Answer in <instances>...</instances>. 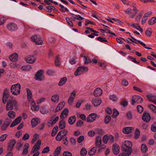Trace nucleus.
<instances>
[{"label":"nucleus","mask_w":156,"mask_h":156,"mask_svg":"<svg viewBox=\"0 0 156 156\" xmlns=\"http://www.w3.org/2000/svg\"><path fill=\"white\" fill-rule=\"evenodd\" d=\"M133 131V128L132 127H127L124 128L122 130L123 133L125 134H129Z\"/></svg>","instance_id":"nucleus-21"},{"label":"nucleus","mask_w":156,"mask_h":156,"mask_svg":"<svg viewBox=\"0 0 156 156\" xmlns=\"http://www.w3.org/2000/svg\"><path fill=\"white\" fill-rule=\"evenodd\" d=\"M59 5L61 8V9H60V10L61 11L64 12H65L66 11L68 12H69V10L66 8H65L63 5H62L61 4H59Z\"/></svg>","instance_id":"nucleus-52"},{"label":"nucleus","mask_w":156,"mask_h":156,"mask_svg":"<svg viewBox=\"0 0 156 156\" xmlns=\"http://www.w3.org/2000/svg\"><path fill=\"white\" fill-rule=\"evenodd\" d=\"M67 80V78L66 77H64L62 78L58 84L59 86H62L65 84Z\"/></svg>","instance_id":"nucleus-31"},{"label":"nucleus","mask_w":156,"mask_h":156,"mask_svg":"<svg viewBox=\"0 0 156 156\" xmlns=\"http://www.w3.org/2000/svg\"><path fill=\"white\" fill-rule=\"evenodd\" d=\"M55 73V71L52 70H48L46 73V74L48 76H51Z\"/></svg>","instance_id":"nucleus-59"},{"label":"nucleus","mask_w":156,"mask_h":156,"mask_svg":"<svg viewBox=\"0 0 156 156\" xmlns=\"http://www.w3.org/2000/svg\"><path fill=\"white\" fill-rule=\"evenodd\" d=\"M17 102L16 100L13 98H12L11 100H9L8 101L6 106V109L7 111L12 110L14 107H16Z\"/></svg>","instance_id":"nucleus-4"},{"label":"nucleus","mask_w":156,"mask_h":156,"mask_svg":"<svg viewBox=\"0 0 156 156\" xmlns=\"http://www.w3.org/2000/svg\"><path fill=\"white\" fill-rule=\"evenodd\" d=\"M21 85L18 83L12 86L11 87V92L14 95H17L20 93Z\"/></svg>","instance_id":"nucleus-3"},{"label":"nucleus","mask_w":156,"mask_h":156,"mask_svg":"<svg viewBox=\"0 0 156 156\" xmlns=\"http://www.w3.org/2000/svg\"><path fill=\"white\" fill-rule=\"evenodd\" d=\"M40 112L43 115L47 114L48 113V111L45 108H41L40 110Z\"/></svg>","instance_id":"nucleus-48"},{"label":"nucleus","mask_w":156,"mask_h":156,"mask_svg":"<svg viewBox=\"0 0 156 156\" xmlns=\"http://www.w3.org/2000/svg\"><path fill=\"white\" fill-rule=\"evenodd\" d=\"M76 93L75 91H73L71 94L68 100V103L69 105H71L74 101V98L75 97Z\"/></svg>","instance_id":"nucleus-12"},{"label":"nucleus","mask_w":156,"mask_h":156,"mask_svg":"<svg viewBox=\"0 0 156 156\" xmlns=\"http://www.w3.org/2000/svg\"><path fill=\"white\" fill-rule=\"evenodd\" d=\"M26 90L28 101H30L32 100V92L30 89L27 88Z\"/></svg>","instance_id":"nucleus-28"},{"label":"nucleus","mask_w":156,"mask_h":156,"mask_svg":"<svg viewBox=\"0 0 156 156\" xmlns=\"http://www.w3.org/2000/svg\"><path fill=\"white\" fill-rule=\"evenodd\" d=\"M127 33H129V34H130V36L131 37V38L132 39H131V38H128L127 39V40L128 41V40L129 39V40H130V41H132L133 42V43H136V44H137L138 43V41H139L137 40L136 39H135L134 37H132V36H131L130 35V34L129 32Z\"/></svg>","instance_id":"nucleus-46"},{"label":"nucleus","mask_w":156,"mask_h":156,"mask_svg":"<svg viewBox=\"0 0 156 156\" xmlns=\"http://www.w3.org/2000/svg\"><path fill=\"white\" fill-rule=\"evenodd\" d=\"M36 58L33 56L29 55L27 57L25 58L26 62L30 64H33L36 61Z\"/></svg>","instance_id":"nucleus-11"},{"label":"nucleus","mask_w":156,"mask_h":156,"mask_svg":"<svg viewBox=\"0 0 156 156\" xmlns=\"http://www.w3.org/2000/svg\"><path fill=\"white\" fill-rule=\"evenodd\" d=\"M142 14H143V12H140L139 13L137 14V16L136 17L135 19L136 20V21H137L138 22H140V20L142 17Z\"/></svg>","instance_id":"nucleus-51"},{"label":"nucleus","mask_w":156,"mask_h":156,"mask_svg":"<svg viewBox=\"0 0 156 156\" xmlns=\"http://www.w3.org/2000/svg\"><path fill=\"white\" fill-rule=\"evenodd\" d=\"M10 67L11 68L14 69L16 68L20 69L21 67V65L16 63H12L10 65Z\"/></svg>","instance_id":"nucleus-37"},{"label":"nucleus","mask_w":156,"mask_h":156,"mask_svg":"<svg viewBox=\"0 0 156 156\" xmlns=\"http://www.w3.org/2000/svg\"><path fill=\"white\" fill-rule=\"evenodd\" d=\"M65 104V102H62L61 103H59L58 105L55 112H57L60 110L63 107L64 105Z\"/></svg>","instance_id":"nucleus-35"},{"label":"nucleus","mask_w":156,"mask_h":156,"mask_svg":"<svg viewBox=\"0 0 156 156\" xmlns=\"http://www.w3.org/2000/svg\"><path fill=\"white\" fill-rule=\"evenodd\" d=\"M109 140V137L107 135L105 136L103 139V141L105 144H106Z\"/></svg>","instance_id":"nucleus-61"},{"label":"nucleus","mask_w":156,"mask_h":156,"mask_svg":"<svg viewBox=\"0 0 156 156\" xmlns=\"http://www.w3.org/2000/svg\"><path fill=\"white\" fill-rule=\"evenodd\" d=\"M61 148V147H58L55 150L54 153V156H58L60 153Z\"/></svg>","instance_id":"nucleus-34"},{"label":"nucleus","mask_w":156,"mask_h":156,"mask_svg":"<svg viewBox=\"0 0 156 156\" xmlns=\"http://www.w3.org/2000/svg\"><path fill=\"white\" fill-rule=\"evenodd\" d=\"M61 134H62V132H59L57 135L56 137V139L57 141H60L62 140Z\"/></svg>","instance_id":"nucleus-54"},{"label":"nucleus","mask_w":156,"mask_h":156,"mask_svg":"<svg viewBox=\"0 0 156 156\" xmlns=\"http://www.w3.org/2000/svg\"><path fill=\"white\" fill-rule=\"evenodd\" d=\"M152 32V29L151 28H149L146 30L145 33L147 36L150 37L151 35Z\"/></svg>","instance_id":"nucleus-45"},{"label":"nucleus","mask_w":156,"mask_h":156,"mask_svg":"<svg viewBox=\"0 0 156 156\" xmlns=\"http://www.w3.org/2000/svg\"><path fill=\"white\" fill-rule=\"evenodd\" d=\"M76 117L75 116L70 117L68 120V122L70 125L73 124L76 121Z\"/></svg>","instance_id":"nucleus-36"},{"label":"nucleus","mask_w":156,"mask_h":156,"mask_svg":"<svg viewBox=\"0 0 156 156\" xmlns=\"http://www.w3.org/2000/svg\"><path fill=\"white\" fill-rule=\"evenodd\" d=\"M148 23L149 25H152L156 23V17H153L148 21Z\"/></svg>","instance_id":"nucleus-40"},{"label":"nucleus","mask_w":156,"mask_h":156,"mask_svg":"<svg viewBox=\"0 0 156 156\" xmlns=\"http://www.w3.org/2000/svg\"><path fill=\"white\" fill-rule=\"evenodd\" d=\"M16 142V140H12L10 141L9 146L8 147V151H11L12 150Z\"/></svg>","instance_id":"nucleus-20"},{"label":"nucleus","mask_w":156,"mask_h":156,"mask_svg":"<svg viewBox=\"0 0 156 156\" xmlns=\"http://www.w3.org/2000/svg\"><path fill=\"white\" fill-rule=\"evenodd\" d=\"M148 150V148L146 145L145 144H142L141 147V150L142 152L146 153Z\"/></svg>","instance_id":"nucleus-38"},{"label":"nucleus","mask_w":156,"mask_h":156,"mask_svg":"<svg viewBox=\"0 0 156 156\" xmlns=\"http://www.w3.org/2000/svg\"><path fill=\"white\" fill-rule=\"evenodd\" d=\"M59 99V96L57 94H54L51 97V100L53 102H57Z\"/></svg>","instance_id":"nucleus-33"},{"label":"nucleus","mask_w":156,"mask_h":156,"mask_svg":"<svg viewBox=\"0 0 156 156\" xmlns=\"http://www.w3.org/2000/svg\"><path fill=\"white\" fill-rule=\"evenodd\" d=\"M11 122L10 120L5 121L1 126V129L3 131L5 130Z\"/></svg>","instance_id":"nucleus-14"},{"label":"nucleus","mask_w":156,"mask_h":156,"mask_svg":"<svg viewBox=\"0 0 156 156\" xmlns=\"http://www.w3.org/2000/svg\"><path fill=\"white\" fill-rule=\"evenodd\" d=\"M102 90L99 88H97L94 90V95L95 97H99L101 96L102 94Z\"/></svg>","instance_id":"nucleus-19"},{"label":"nucleus","mask_w":156,"mask_h":156,"mask_svg":"<svg viewBox=\"0 0 156 156\" xmlns=\"http://www.w3.org/2000/svg\"><path fill=\"white\" fill-rule=\"evenodd\" d=\"M119 147L116 144H114L112 146V151L113 153L117 155L119 152Z\"/></svg>","instance_id":"nucleus-16"},{"label":"nucleus","mask_w":156,"mask_h":156,"mask_svg":"<svg viewBox=\"0 0 156 156\" xmlns=\"http://www.w3.org/2000/svg\"><path fill=\"white\" fill-rule=\"evenodd\" d=\"M22 117L21 116L17 118L12 123L10 126V127H12L18 124L21 121Z\"/></svg>","instance_id":"nucleus-18"},{"label":"nucleus","mask_w":156,"mask_h":156,"mask_svg":"<svg viewBox=\"0 0 156 156\" xmlns=\"http://www.w3.org/2000/svg\"><path fill=\"white\" fill-rule=\"evenodd\" d=\"M132 144L131 142L128 140H126L122 146V149L123 152H125L128 155H130L132 152Z\"/></svg>","instance_id":"nucleus-1"},{"label":"nucleus","mask_w":156,"mask_h":156,"mask_svg":"<svg viewBox=\"0 0 156 156\" xmlns=\"http://www.w3.org/2000/svg\"><path fill=\"white\" fill-rule=\"evenodd\" d=\"M9 58L11 61L15 62L18 60V55L17 54L14 53L11 55Z\"/></svg>","instance_id":"nucleus-23"},{"label":"nucleus","mask_w":156,"mask_h":156,"mask_svg":"<svg viewBox=\"0 0 156 156\" xmlns=\"http://www.w3.org/2000/svg\"><path fill=\"white\" fill-rule=\"evenodd\" d=\"M84 60V64H88L91 62V60L88 57L84 56H83Z\"/></svg>","instance_id":"nucleus-49"},{"label":"nucleus","mask_w":156,"mask_h":156,"mask_svg":"<svg viewBox=\"0 0 156 156\" xmlns=\"http://www.w3.org/2000/svg\"><path fill=\"white\" fill-rule=\"evenodd\" d=\"M111 117L110 116L107 115L105 119V123L106 124H108L109 123L110 121L111 120Z\"/></svg>","instance_id":"nucleus-55"},{"label":"nucleus","mask_w":156,"mask_h":156,"mask_svg":"<svg viewBox=\"0 0 156 156\" xmlns=\"http://www.w3.org/2000/svg\"><path fill=\"white\" fill-rule=\"evenodd\" d=\"M7 115L10 118L14 119L16 116V113L13 111H9L8 112Z\"/></svg>","instance_id":"nucleus-29"},{"label":"nucleus","mask_w":156,"mask_h":156,"mask_svg":"<svg viewBox=\"0 0 156 156\" xmlns=\"http://www.w3.org/2000/svg\"><path fill=\"white\" fill-rule=\"evenodd\" d=\"M140 133L139 130L138 129H136L135 132V136L134 137L136 139H138L140 135Z\"/></svg>","instance_id":"nucleus-50"},{"label":"nucleus","mask_w":156,"mask_h":156,"mask_svg":"<svg viewBox=\"0 0 156 156\" xmlns=\"http://www.w3.org/2000/svg\"><path fill=\"white\" fill-rule=\"evenodd\" d=\"M38 137V135L37 134H35L33 136V138L31 141L32 143H34L37 140Z\"/></svg>","instance_id":"nucleus-58"},{"label":"nucleus","mask_w":156,"mask_h":156,"mask_svg":"<svg viewBox=\"0 0 156 156\" xmlns=\"http://www.w3.org/2000/svg\"><path fill=\"white\" fill-rule=\"evenodd\" d=\"M96 116L97 115L95 113L90 114L87 119V121L89 122H94L95 120Z\"/></svg>","instance_id":"nucleus-13"},{"label":"nucleus","mask_w":156,"mask_h":156,"mask_svg":"<svg viewBox=\"0 0 156 156\" xmlns=\"http://www.w3.org/2000/svg\"><path fill=\"white\" fill-rule=\"evenodd\" d=\"M132 26L134 27L137 30L141 31V33L143 32V30L142 28H141L139 25L138 24L133 23Z\"/></svg>","instance_id":"nucleus-39"},{"label":"nucleus","mask_w":156,"mask_h":156,"mask_svg":"<svg viewBox=\"0 0 156 156\" xmlns=\"http://www.w3.org/2000/svg\"><path fill=\"white\" fill-rule=\"evenodd\" d=\"M109 98L111 100H112L113 101H117L118 99L116 96L114 95H110V96Z\"/></svg>","instance_id":"nucleus-62"},{"label":"nucleus","mask_w":156,"mask_h":156,"mask_svg":"<svg viewBox=\"0 0 156 156\" xmlns=\"http://www.w3.org/2000/svg\"><path fill=\"white\" fill-rule=\"evenodd\" d=\"M88 70V68L87 67L83 66H80L77 68L74 75L76 76H79L87 72Z\"/></svg>","instance_id":"nucleus-5"},{"label":"nucleus","mask_w":156,"mask_h":156,"mask_svg":"<svg viewBox=\"0 0 156 156\" xmlns=\"http://www.w3.org/2000/svg\"><path fill=\"white\" fill-rule=\"evenodd\" d=\"M101 102V100L99 98H96L93 101V103L95 107L99 105Z\"/></svg>","instance_id":"nucleus-27"},{"label":"nucleus","mask_w":156,"mask_h":156,"mask_svg":"<svg viewBox=\"0 0 156 156\" xmlns=\"http://www.w3.org/2000/svg\"><path fill=\"white\" fill-rule=\"evenodd\" d=\"M151 116L147 112H144L142 116V119L144 121L148 122L150 119Z\"/></svg>","instance_id":"nucleus-15"},{"label":"nucleus","mask_w":156,"mask_h":156,"mask_svg":"<svg viewBox=\"0 0 156 156\" xmlns=\"http://www.w3.org/2000/svg\"><path fill=\"white\" fill-rule=\"evenodd\" d=\"M58 118L59 117L58 116H57L55 118H54V117H51L50 120L48 122V127L52 126L57 121Z\"/></svg>","instance_id":"nucleus-10"},{"label":"nucleus","mask_w":156,"mask_h":156,"mask_svg":"<svg viewBox=\"0 0 156 156\" xmlns=\"http://www.w3.org/2000/svg\"><path fill=\"white\" fill-rule=\"evenodd\" d=\"M149 107L154 112H156V107L155 105L151 104L149 105Z\"/></svg>","instance_id":"nucleus-64"},{"label":"nucleus","mask_w":156,"mask_h":156,"mask_svg":"<svg viewBox=\"0 0 156 156\" xmlns=\"http://www.w3.org/2000/svg\"><path fill=\"white\" fill-rule=\"evenodd\" d=\"M143 101V99L140 96L135 95L133 96L131 100V104L133 105L135 103L140 104Z\"/></svg>","instance_id":"nucleus-7"},{"label":"nucleus","mask_w":156,"mask_h":156,"mask_svg":"<svg viewBox=\"0 0 156 156\" xmlns=\"http://www.w3.org/2000/svg\"><path fill=\"white\" fill-rule=\"evenodd\" d=\"M61 120L59 121V128L61 129H63L66 127L65 122L63 119H61Z\"/></svg>","instance_id":"nucleus-25"},{"label":"nucleus","mask_w":156,"mask_h":156,"mask_svg":"<svg viewBox=\"0 0 156 156\" xmlns=\"http://www.w3.org/2000/svg\"><path fill=\"white\" fill-rule=\"evenodd\" d=\"M44 73L43 70H40L38 71L35 74V79L38 81H41L44 79L42 76V74Z\"/></svg>","instance_id":"nucleus-9"},{"label":"nucleus","mask_w":156,"mask_h":156,"mask_svg":"<svg viewBox=\"0 0 156 156\" xmlns=\"http://www.w3.org/2000/svg\"><path fill=\"white\" fill-rule=\"evenodd\" d=\"M41 144V141L40 140H38L36 144L34 146L30 152V154H33L32 156H38L40 152L38 151L39 150L40 146Z\"/></svg>","instance_id":"nucleus-2"},{"label":"nucleus","mask_w":156,"mask_h":156,"mask_svg":"<svg viewBox=\"0 0 156 156\" xmlns=\"http://www.w3.org/2000/svg\"><path fill=\"white\" fill-rule=\"evenodd\" d=\"M7 27L8 29L11 31H15L17 29V26L15 24L13 23L8 24Z\"/></svg>","instance_id":"nucleus-17"},{"label":"nucleus","mask_w":156,"mask_h":156,"mask_svg":"<svg viewBox=\"0 0 156 156\" xmlns=\"http://www.w3.org/2000/svg\"><path fill=\"white\" fill-rule=\"evenodd\" d=\"M31 69V66L30 65L23 66L21 68L22 70L25 71H29Z\"/></svg>","instance_id":"nucleus-41"},{"label":"nucleus","mask_w":156,"mask_h":156,"mask_svg":"<svg viewBox=\"0 0 156 156\" xmlns=\"http://www.w3.org/2000/svg\"><path fill=\"white\" fill-rule=\"evenodd\" d=\"M111 19L113 20H114L115 22H116V24L118 25H122V24L123 23L120 20H119L114 18H111Z\"/></svg>","instance_id":"nucleus-56"},{"label":"nucleus","mask_w":156,"mask_h":156,"mask_svg":"<svg viewBox=\"0 0 156 156\" xmlns=\"http://www.w3.org/2000/svg\"><path fill=\"white\" fill-rule=\"evenodd\" d=\"M7 137V135L6 134H4L2 135L0 137V141H4Z\"/></svg>","instance_id":"nucleus-57"},{"label":"nucleus","mask_w":156,"mask_h":156,"mask_svg":"<svg viewBox=\"0 0 156 156\" xmlns=\"http://www.w3.org/2000/svg\"><path fill=\"white\" fill-rule=\"evenodd\" d=\"M101 142L102 140L101 137L99 136L97 137L96 139V147L97 148L99 147L101 145Z\"/></svg>","instance_id":"nucleus-24"},{"label":"nucleus","mask_w":156,"mask_h":156,"mask_svg":"<svg viewBox=\"0 0 156 156\" xmlns=\"http://www.w3.org/2000/svg\"><path fill=\"white\" fill-rule=\"evenodd\" d=\"M66 22L71 27H73V24L71 20L68 17H66Z\"/></svg>","instance_id":"nucleus-53"},{"label":"nucleus","mask_w":156,"mask_h":156,"mask_svg":"<svg viewBox=\"0 0 156 156\" xmlns=\"http://www.w3.org/2000/svg\"><path fill=\"white\" fill-rule=\"evenodd\" d=\"M60 58L59 55H57L55 58V64L57 66H59L60 65Z\"/></svg>","instance_id":"nucleus-44"},{"label":"nucleus","mask_w":156,"mask_h":156,"mask_svg":"<svg viewBox=\"0 0 156 156\" xmlns=\"http://www.w3.org/2000/svg\"><path fill=\"white\" fill-rule=\"evenodd\" d=\"M147 97L149 100L152 101L154 103H156V101L155 100L156 99V96L151 95H147Z\"/></svg>","instance_id":"nucleus-32"},{"label":"nucleus","mask_w":156,"mask_h":156,"mask_svg":"<svg viewBox=\"0 0 156 156\" xmlns=\"http://www.w3.org/2000/svg\"><path fill=\"white\" fill-rule=\"evenodd\" d=\"M96 147H94L92 149L90 150L88 152V154L90 155H93L95 154L97 150Z\"/></svg>","instance_id":"nucleus-42"},{"label":"nucleus","mask_w":156,"mask_h":156,"mask_svg":"<svg viewBox=\"0 0 156 156\" xmlns=\"http://www.w3.org/2000/svg\"><path fill=\"white\" fill-rule=\"evenodd\" d=\"M31 40L35 42L36 44L40 45H42L43 42L41 38L39 35H34L31 37Z\"/></svg>","instance_id":"nucleus-6"},{"label":"nucleus","mask_w":156,"mask_h":156,"mask_svg":"<svg viewBox=\"0 0 156 156\" xmlns=\"http://www.w3.org/2000/svg\"><path fill=\"white\" fill-rule=\"evenodd\" d=\"M97 40L101 42H107V41L105 38H102L101 37H99L97 38Z\"/></svg>","instance_id":"nucleus-63"},{"label":"nucleus","mask_w":156,"mask_h":156,"mask_svg":"<svg viewBox=\"0 0 156 156\" xmlns=\"http://www.w3.org/2000/svg\"><path fill=\"white\" fill-rule=\"evenodd\" d=\"M29 147V145L28 143H26L25 144L24 149L23 152V155H26L28 153V149Z\"/></svg>","instance_id":"nucleus-30"},{"label":"nucleus","mask_w":156,"mask_h":156,"mask_svg":"<svg viewBox=\"0 0 156 156\" xmlns=\"http://www.w3.org/2000/svg\"><path fill=\"white\" fill-rule=\"evenodd\" d=\"M138 112L140 113H141L143 111V107L140 105H138L137 107Z\"/></svg>","instance_id":"nucleus-60"},{"label":"nucleus","mask_w":156,"mask_h":156,"mask_svg":"<svg viewBox=\"0 0 156 156\" xmlns=\"http://www.w3.org/2000/svg\"><path fill=\"white\" fill-rule=\"evenodd\" d=\"M58 129V126H56L53 128L51 133V136H55L57 133Z\"/></svg>","instance_id":"nucleus-43"},{"label":"nucleus","mask_w":156,"mask_h":156,"mask_svg":"<svg viewBox=\"0 0 156 156\" xmlns=\"http://www.w3.org/2000/svg\"><path fill=\"white\" fill-rule=\"evenodd\" d=\"M87 153V151L86 149L84 148H82L80 151V154L81 156H84Z\"/></svg>","instance_id":"nucleus-47"},{"label":"nucleus","mask_w":156,"mask_h":156,"mask_svg":"<svg viewBox=\"0 0 156 156\" xmlns=\"http://www.w3.org/2000/svg\"><path fill=\"white\" fill-rule=\"evenodd\" d=\"M138 11V10L135 8L133 9V10L128 8L126 11V12L128 14H130V17L133 18L134 17Z\"/></svg>","instance_id":"nucleus-8"},{"label":"nucleus","mask_w":156,"mask_h":156,"mask_svg":"<svg viewBox=\"0 0 156 156\" xmlns=\"http://www.w3.org/2000/svg\"><path fill=\"white\" fill-rule=\"evenodd\" d=\"M40 122L39 119L37 118H34L31 121V126L32 127L36 126Z\"/></svg>","instance_id":"nucleus-22"},{"label":"nucleus","mask_w":156,"mask_h":156,"mask_svg":"<svg viewBox=\"0 0 156 156\" xmlns=\"http://www.w3.org/2000/svg\"><path fill=\"white\" fill-rule=\"evenodd\" d=\"M69 113V110L67 108L65 109L64 111L62 112L61 116V119H63L66 117L67 115Z\"/></svg>","instance_id":"nucleus-26"}]
</instances>
